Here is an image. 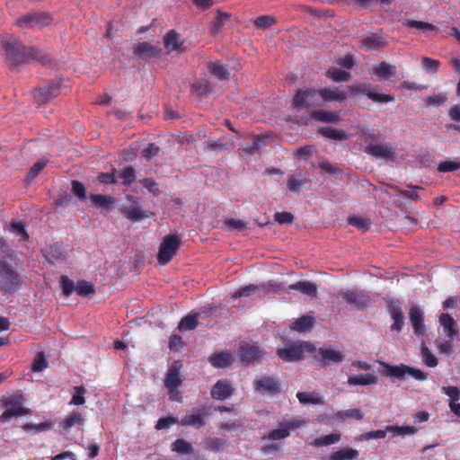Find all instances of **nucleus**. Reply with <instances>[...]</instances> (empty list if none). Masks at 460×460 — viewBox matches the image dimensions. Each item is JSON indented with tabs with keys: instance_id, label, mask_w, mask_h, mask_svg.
Wrapping results in <instances>:
<instances>
[{
	"instance_id": "4d7b16f0",
	"label": "nucleus",
	"mask_w": 460,
	"mask_h": 460,
	"mask_svg": "<svg viewBox=\"0 0 460 460\" xmlns=\"http://www.w3.org/2000/svg\"><path fill=\"white\" fill-rule=\"evenodd\" d=\"M75 393L72 395L70 404L74 405H83L85 402L84 394L86 390L83 386H75L74 387Z\"/></svg>"
},
{
	"instance_id": "7ed1b4c3",
	"label": "nucleus",
	"mask_w": 460,
	"mask_h": 460,
	"mask_svg": "<svg viewBox=\"0 0 460 460\" xmlns=\"http://www.w3.org/2000/svg\"><path fill=\"white\" fill-rule=\"evenodd\" d=\"M182 364L180 361H173L168 367L164 377V386L168 391L170 400L181 402V395L178 388L182 385L181 369Z\"/></svg>"
},
{
	"instance_id": "b1692460",
	"label": "nucleus",
	"mask_w": 460,
	"mask_h": 460,
	"mask_svg": "<svg viewBox=\"0 0 460 460\" xmlns=\"http://www.w3.org/2000/svg\"><path fill=\"white\" fill-rule=\"evenodd\" d=\"M121 212L123 216L131 222H137L142 219L148 218L152 215L150 212L143 209L139 206L125 207L122 208Z\"/></svg>"
},
{
	"instance_id": "423d86ee",
	"label": "nucleus",
	"mask_w": 460,
	"mask_h": 460,
	"mask_svg": "<svg viewBox=\"0 0 460 460\" xmlns=\"http://www.w3.org/2000/svg\"><path fill=\"white\" fill-rule=\"evenodd\" d=\"M306 423L307 421L305 420L298 418L283 420L279 423V426L276 429L270 431L262 438V439L271 441L285 439L290 436L292 430L298 429Z\"/></svg>"
},
{
	"instance_id": "69168bd1",
	"label": "nucleus",
	"mask_w": 460,
	"mask_h": 460,
	"mask_svg": "<svg viewBox=\"0 0 460 460\" xmlns=\"http://www.w3.org/2000/svg\"><path fill=\"white\" fill-rule=\"evenodd\" d=\"M226 444V440L219 438H209L206 441V448L211 451H219Z\"/></svg>"
},
{
	"instance_id": "393cba45",
	"label": "nucleus",
	"mask_w": 460,
	"mask_h": 460,
	"mask_svg": "<svg viewBox=\"0 0 460 460\" xmlns=\"http://www.w3.org/2000/svg\"><path fill=\"white\" fill-rule=\"evenodd\" d=\"M289 290H297L304 295L308 296L311 298H315L317 296V287L314 283L310 281H297L295 284L289 285L288 287Z\"/></svg>"
},
{
	"instance_id": "13d9d810",
	"label": "nucleus",
	"mask_w": 460,
	"mask_h": 460,
	"mask_svg": "<svg viewBox=\"0 0 460 460\" xmlns=\"http://www.w3.org/2000/svg\"><path fill=\"white\" fill-rule=\"evenodd\" d=\"M208 69H209V72L214 76H216L217 78H218L220 80L226 79L228 76V72L226 69V67L219 64L211 63L208 65Z\"/></svg>"
},
{
	"instance_id": "603ef678",
	"label": "nucleus",
	"mask_w": 460,
	"mask_h": 460,
	"mask_svg": "<svg viewBox=\"0 0 460 460\" xmlns=\"http://www.w3.org/2000/svg\"><path fill=\"white\" fill-rule=\"evenodd\" d=\"M420 352L422 359L428 367H433L438 365L437 358L429 351V349L426 347L424 342H422L421 344Z\"/></svg>"
},
{
	"instance_id": "20e7f679",
	"label": "nucleus",
	"mask_w": 460,
	"mask_h": 460,
	"mask_svg": "<svg viewBox=\"0 0 460 460\" xmlns=\"http://www.w3.org/2000/svg\"><path fill=\"white\" fill-rule=\"evenodd\" d=\"M52 17L48 13L33 12L19 17L15 24L22 31L40 30L51 23Z\"/></svg>"
},
{
	"instance_id": "5701e85b",
	"label": "nucleus",
	"mask_w": 460,
	"mask_h": 460,
	"mask_svg": "<svg viewBox=\"0 0 460 460\" xmlns=\"http://www.w3.org/2000/svg\"><path fill=\"white\" fill-rule=\"evenodd\" d=\"M161 49L149 42H140L134 47V54L141 58H155L159 55Z\"/></svg>"
},
{
	"instance_id": "0e129e2a",
	"label": "nucleus",
	"mask_w": 460,
	"mask_h": 460,
	"mask_svg": "<svg viewBox=\"0 0 460 460\" xmlns=\"http://www.w3.org/2000/svg\"><path fill=\"white\" fill-rule=\"evenodd\" d=\"M47 164L46 160H39L31 168L27 175V181L31 182Z\"/></svg>"
},
{
	"instance_id": "de8ad7c7",
	"label": "nucleus",
	"mask_w": 460,
	"mask_h": 460,
	"mask_svg": "<svg viewBox=\"0 0 460 460\" xmlns=\"http://www.w3.org/2000/svg\"><path fill=\"white\" fill-rule=\"evenodd\" d=\"M172 450L180 454L189 455L192 452V447L186 440L178 438L172 444Z\"/></svg>"
},
{
	"instance_id": "412c9836",
	"label": "nucleus",
	"mask_w": 460,
	"mask_h": 460,
	"mask_svg": "<svg viewBox=\"0 0 460 460\" xmlns=\"http://www.w3.org/2000/svg\"><path fill=\"white\" fill-rule=\"evenodd\" d=\"M84 422V419L81 412L74 411L66 415L64 420L59 423L58 427L61 433L66 434L70 429L75 426H81Z\"/></svg>"
},
{
	"instance_id": "c756f323",
	"label": "nucleus",
	"mask_w": 460,
	"mask_h": 460,
	"mask_svg": "<svg viewBox=\"0 0 460 460\" xmlns=\"http://www.w3.org/2000/svg\"><path fill=\"white\" fill-rule=\"evenodd\" d=\"M439 323L443 326L444 332L448 338L453 339L456 335V323L450 314H441Z\"/></svg>"
},
{
	"instance_id": "a211bd4d",
	"label": "nucleus",
	"mask_w": 460,
	"mask_h": 460,
	"mask_svg": "<svg viewBox=\"0 0 460 460\" xmlns=\"http://www.w3.org/2000/svg\"><path fill=\"white\" fill-rule=\"evenodd\" d=\"M60 93V87L58 83H50L46 85L40 86L34 93V98L39 102H47L51 99L57 97Z\"/></svg>"
},
{
	"instance_id": "a18cd8bd",
	"label": "nucleus",
	"mask_w": 460,
	"mask_h": 460,
	"mask_svg": "<svg viewBox=\"0 0 460 460\" xmlns=\"http://www.w3.org/2000/svg\"><path fill=\"white\" fill-rule=\"evenodd\" d=\"M327 76L331 78L334 82H346L349 81L351 77L350 73L336 68L332 67L327 71Z\"/></svg>"
},
{
	"instance_id": "9d476101",
	"label": "nucleus",
	"mask_w": 460,
	"mask_h": 460,
	"mask_svg": "<svg viewBox=\"0 0 460 460\" xmlns=\"http://www.w3.org/2000/svg\"><path fill=\"white\" fill-rule=\"evenodd\" d=\"M346 91L349 97L353 94H366L370 100L379 103L391 102L394 100L393 95L375 93L370 90L367 84L359 83L353 85H347Z\"/></svg>"
},
{
	"instance_id": "aec40b11",
	"label": "nucleus",
	"mask_w": 460,
	"mask_h": 460,
	"mask_svg": "<svg viewBox=\"0 0 460 460\" xmlns=\"http://www.w3.org/2000/svg\"><path fill=\"white\" fill-rule=\"evenodd\" d=\"M388 312L392 320L394 321L393 324L391 325V330L397 332H401L404 324V317L399 305V302L390 301L388 304Z\"/></svg>"
},
{
	"instance_id": "79ce46f5",
	"label": "nucleus",
	"mask_w": 460,
	"mask_h": 460,
	"mask_svg": "<svg viewBox=\"0 0 460 460\" xmlns=\"http://www.w3.org/2000/svg\"><path fill=\"white\" fill-rule=\"evenodd\" d=\"M305 183V178L298 173L295 175H291L287 180V186L290 191L297 192L302 190Z\"/></svg>"
},
{
	"instance_id": "4468645a",
	"label": "nucleus",
	"mask_w": 460,
	"mask_h": 460,
	"mask_svg": "<svg viewBox=\"0 0 460 460\" xmlns=\"http://www.w3.org/2000/svg\"><path fill=\"white\" fill-rule=\"evenodd\" d=\"M365 153L379 159L386 161L395 160V151L387 143H380L376 145H367L364 149Z\"/></svg>"
},
{
	"instance_id": "f257e3e1",
	"label": "nucleus",
	"mask_w": 460,
	"mask_h": 460,
	"mask_svg": "<svg viewBox=\"0 0 460 460\" xmlns=\"http://www.w3.org/2000/svg\"><path fill=\"white\" fill-rule=\"evenodd\" d=\"M1 43L6 61L12 66L26 65L32 60L39 61L41 64L49 62L48 57L42 54L40 49L24 45L13 35L3 38Z\"/></svg>"
},
{
	"instance_id": "6e6552de",
	"label": "nucleus",
	"mask_w": 460,
	"mask_h": 460,
	"mask_svg": "<svg viewBox=\"0 0 460 460\" xmlns=\"http://www.w3.org/2000/svg\"><path fill=\"white\" fill-rule=\"evenodd\" d=\"M213 411L210 404H203L198 409H193L190 412L183 416L178 423L183 427L202 428L206 425L205 418L209 416Z\"/></svg>"
},
{
	"instance_id": "052dcab7",
	"label": "nucleus",
	"mask_w": 460,
	"mask_h": 460,
	"mask_svg": "<svg viewBox=\"0 0 460 460\" xmlns=\"http://www.w3.org/2000/svg\"><path fill=\"white\" fill-rule=\"evenodd\" d=\"M48 367V361L45 358V356L42 352H40L36 355L33 364H32V371L40 372Z\"/></svg>"
},
{
	"instance_id": "c9c22d12",
	"label": "nucleus",
	"mask_w": 460,
	"mask_h": 460,
	"mask_svg": "<svg viewBox=\"0 0 460 460\" xmlns=\"http://www.w3.org/2000/svg\"><path fill=\"white\" fill-rule=\"evenodd\" d=\"M341 438L339 432H333L328 435L321 436L314 438L310 445L313 447H327L338 443Z\"/></svg>"
},
{
	"instance_id": "cd10ccee",
	"label": "nucleus",
	"mask_w": 460,
	"mask_h": 460,
	"mask_svg": "<svg viewBox=\"0 0 460 460\" xmlns=\"http://www.w3.org/2000/svg\"><path fill=\"white\" fill-rule=\"evenodd\" d=\"M310 117L315 120L326 123L339 122L341 120L338 112H331L323 110H313Z\"/></svg>"
},
{
	"instance_id": "a19ab883",
	"label": "nucleus",
	"mask_w": 460,
	"mask_h": 460,
	"mask_svg": "<svg viewBox=\"0 0 460 460\" xmlns=\"http://www.w3.org/2000/svg\"><path fill=\"white\" fill-rule=\"evenodd\" d=\"M364 417L359 409H349L345 411H339L333 415V419L342 421L347 419H355L357 420H362Z\"/></svg>"
},
{
	"instance_id": "e2e57ef3",
	"label": "nucleus",
	"mask_w": 460,
	"mask_h": 460,
	"mask_svg": "<svg viewBox=\"0 0 460 460\" xmlns=\"http://www.w3.org/2000/svg\"><path fill=\"white\" fill-rule=\"evenodd\" d=\"M358 137L367 145H374L373 142L376 140L377 135L374 131L367 128H361L358 132Z\"/></svg>"
},
{
	"instance_id": "864d4df0",
	"label": "nucleus",
	"mask_w": 460,
	"mask_h": 460,
	"mask_svg": "<svg viewBox=\"0 0 460 460\" xmlns=\"http://www.w3.org/2000/svg\"><path fill=\"white\" fill-rule=\"evenodd\" d=\"M71 190L73 192V194L78 198L79 200L81 201H85L86 200V188L85 186L78 181H72L71 182Z\"/></svg>"
},
{
	"instance_id": "c85d7f7f",
	"label": "nucleus",
	"mask_w": 460,
	"mask_h": 460,
	"mask_svg": "<svg viewBox=\"0 0 460 460\" xmlns=\"http://www.w3.org/2000/svg\"><path fill=\"white\" fill-rule=\"evenodd\" d=\"M359 452L351 447H343L333 453L329 456L330 460H355L358 457Z\"/></svg>"
},
{
	"instance_id": "37998d69",
	"label": "nucleus",
	"mask_w": 460,
	"mask_h": 460,
	"mask_svg": "<svg viewBox=\"0 0 460 460\" xmlns=\"http://www.w3.org/2000/svg\"><path fill=\"white\" fill-rule=\"evenodd\" d=\"M348 223L363 232L368 230L371 226V221L367 217L359 216H350L348 218Z\"/></svg>"
},
{
	"instance_id": "ddd939ff",
	"label": "nucleus",
	"mask_w": 460,
	"mask_h": 460,
	"mask_svg": "<svg viewBox=\"0 0 460 460\" xmlns=\"http://www.w3.org/2000/svg\"><path fill=\"white\" fill-rule=\"evenodd\" d=\"M342 298L352 308L363 310L371 304L370 296L362 292L356 290H348L342 293Z\"/></svg>"
},
{
	"instance_id": "09e8293b",
	"label": "nucleus",
	"mask_w": 460,
	"mask_h": 460,
	"mask_svg": "<svg viewBox=\"0 0 460 460\" xmlns=\"http://www.w3.org/2000/svg\"><path fill=\"white\" fill-rule=\"evenodd\" d=\"M9 230L20 237V241H25L29 239V234L25 229V226L22 223L13 221L10 224Z\"/></svg>"
},
{
	"instance_id": "c03bdc74",
	"label": "nucleus",
	"mask_w": 460,
	"mask_h": 460,
	"mask_svg": "<svg viewBox=\"0 0 460 460\" xmlns=\"http://www.w3.org/2000/svg\"><path fill=\"white\" fill-rule=\"evenodd\" d=\"M386 430L388 432H392L395 436H405V435H413L417 432V428L414 426H397V425H388L386 426Z\"/></svg>"
},
{
	"instance_id": "a878e982",
	"label": "nucleus",
	"mask_w": 460,
	"mask_h": 460,
	"mask_svg": "<svg viewBox=\"0 0 460 460\" xmlns=\"http://www.w3.org/2000/svg\"><path fill=\"white\" fill-rule=\"evenodd\" d=\"M164 44L168 53L182 50V42L180 40V35L173 31L166 33L164 38Z\"/></svg>"
},
{
	"instance_id": "0eeeda50",
	"label": "nucleus",
	"mask_w": 460,
	"mask_h": 460,
	"mask_svg": "<svg viewBox=\"0 0 460 460\" xmlns=\"http://www.w3.org/2000/svg\"><path fill=\"white\" fill-rule=\"evenodd\" d=\"M318 93L314 88L300 89L294 95L291 106L296 111L306 110L307 112H311L312 108L317 106Z\"/></svg>"
},
{
	"instance_id": "6ab92c4d",
	"label": "nucleus",
	"mask_w": 460,
	"mask_h": 460,
	"mask_svg": "<svg viewBox=\"0 0 460 460\" xmlns=\"http://www.w3.org/2000/svg\"><path fill=\"white\" fill-rule=\"evenodd\" d=\"M318 96L322 98V100L325 102H342L348 97H349V93L346 91V88L341 90L337 87L335 88H322L317 90Z\"/></svg>"
},
{
	"instance_id": "2f4dec72",
	"label": "nucleus",
	"mask_w": 460,
	"mask_h": 460,
	"mask_svg": "<svg viewBox=\"0 0 460 460\" xmlns=\"http://www.w3.org/2000/svg\"><path fill=\"white\" fill-rule=\"evenodd\" d=\"M319 354L322 357L323 364L326 362L340 363L344 359V355L337 349H320Z\"/></svg>"
},
{
	"instance_id": "8fccbe9b",
	"label": "nucleus",
	"mask_w": 460,
	"mask_h": 460,
	"mask_svg": "<svg viewBox=\"0 0 460 460\" xmlns=\"http://www.w3.org/2000/svg\"><path fill=\"white\" fill-rule=\"evenodd\" d=\"M387 431L388 430H386V428L385 429H377V430L368 431V432L360 434L356 439L358 441H365V440H370V439L385 438Z\"/></svg>"
},
{
	"instance_id": "9b49d317",
	"label": "nucleus",
	"mask_w": 460,
	"mask_h": 460,
	"mask_svg": "<svg viewBox=\"0 0 460 460\" xmlns=\"http://www.w3.org/2000/svg\"><path fill=\"white\" fill-rule=\"evenodd\" d=\"M18 283L19 276L12 266L4 261H0V288L11 291Z\"/></svg>"
},
{
	"instance_id": "39448f33",
	"label": "nucleus",
	"mask_w": 460,
	"mask_h": 460,
	"mask_svg": "<svg viewBox=\"0 0 460 460\" xmlns=\"http://www.w3.org/2000/svg\"><path fill=\"white\" fill-rule=\"evenodd\" d=\"M24 398L22 394H14L2 399L3 405L8 407L0 416L1 421H9L13 417L27 415L30 410L22 407Z\"/></svg>"
},
{
	"instance_id": "473e14b6",
	"label": "nucleus",
	"mask_w": 460,
	"mask_h": 460,
	"mask_svg": "<svg viewBox=\"0 0 460 460\" xmlns=\"http://www.w3.org/2000/svg\"><path fill=\"white\" fill-rule=\"evenodd\" d=\"M233 357L229 352L215 353L209 357V362L216 367H226L232 364Z\"/></svg>"
},
{
	"instance_id": "3c124183",
	"label": "nucleus",
	"mask_w": 460,
	"mask_h": 460,
	"mask_svg": "<svg viewBox=\"0 0 460 460\" xmlns=\"http://www.w3.org/2000/svg\"><path fill=\"white\" fill-rule=\"evenodd\" d=\"M383 44L384 39L376 34L368 36L363 40L364 47L368 50L376 49L382 46Z\"/></svg>"
},
{
	"instance_id": "dca6fc26",
	"label": "nucleus",
	"mask_w": 460,
	"mask_h": 460,
	"mask_svg": "<svg viewBox=\"0 0 460 460\" xmlns=\"http://www.w3.org/2000/svg\"><path fill=\"white\" fill-rule=\"evenodd\" d=\"M254 391L256 393L265 394H274L279 392V384L272 376H261L253 382Z\"/></svg>"
},
{
	"instance_id": "e433bc0d",
	"label": "nucleus",
	"mask_w": 460,
	"mask_h": 460,
	"mask_svg": "<svg viewBox=\"0 0 460 460\" xmlns=\"http://www.w3.org/2000/svg\"><path fill=\"white\" fill-rule=\"evenodd\" d=\"M90 199L95 208H109L115 202L112 196L102 194H93L90 196Z\"/></svg>"
},
{
	"instance_id": "bf43d9fd",
	"label": "nucleus",
	"mask_w": 460,
	"mask_h": 460,
	"mask_svg": "<svg viewBox=\"0 0 460 460\" xmlns=\"http://www.w3.org/2000/svg\"><path fill=\"white\" fill-rule=\"evenodd\" d=\"M421 62L422 67L425 69V71L430 73H436L440 66V62L438 60L432 59L428 57H423Z\"/></svg>"
},
{
	"instance_id": "f8f14e48",
	"label": "nucleus",
	"mask_w": 460,
	"mask_h": 460,
	"mask_svg": "<svg viewBox=\"0 0 460 460\" xmlns=\"http://www.w3.org/2000/svg\"><path fill=\"white\" fill-rule=\"evenodd\" d=\"M310 350L311 345L295 343L286 349L277 350V355L285 362H295L304 358L305 349Z\"/></svg>"
},
{
	"instance_id": "774afa93",
	"label": "nucleus",
	"mask_w": 460,
	"mask_h": 460,
	"mask_svg": "<svg viewBox=\"0 0 460 460\" xmlns=\"http://www.w3.org/2000/svg\"><path fill=\"white\" fill-rule=\"evenodd\" d=\"M447 102V96L445 93H438L429 96L426 99V106H439Z\"/></svg>"
},
{
	"instance_id": "f704fd0d",
	"label": "nucleus",
	"mask_w": 460,
	"mask_h": 460,
	"mask_svg": "<svg viewBox=\"0 0 460 460\" xmlns=\"http://www.w3.org/2000/svg\"><path fill=\"white\" fill-rule=\"evenodd\" d=\"M319 133L323 137L334 140L343 141L349 139V135L342 129L332 127H323L319 128Z\"/></svg>"
},
{
	"instance_id": "ea45409f",
	"label": "nucleus",
	"mask_w": 460,
	"mask_h": 460,
	"mask_svg": "<svg viewBox=\"0 0 460 460\" xmlns=\"http://www.w3.org/2000/svg\"><path fill=\"white\" fill-rule=\"evenodd\" d=\"M374 73L384 80H388L395 73V66L386 62H381L374 68Z\"/></svg>"
},
{
	"instance_id": "72a5a7b5",
	"label": "nucleus",
	"mask_w": 460,
	"mask_h": 460,
	"mask_svg": "<svg viewBox=\"0 0 460 460\" xmlns=\"http://www.w3.org/2000/svg\"><path fill=\"white\" fill-rule=\"evenodd\" d=\"M296 398L303 404H324L323 397L316 392H298Z\"/></svg>"
},
{
	"instance_id": "6e6d98bb",
	"label": "nucleus",
	"mask_w": 460,
	"mask_h": 460,
	"mask_svg": "<svg viewBox=\"0 0 460 460\" xmlns=\"http://www.w3.org/2000/svg\"><path fill=\"white\" fill-rule=\"evenodd\" d=\"M75 292L82 296H87L94 294V287L87 281H79L75 286Z\"/></svg>"
},
{
	"instance_id": "58836bf2",
	"label": "nucleus",
	"mask_w": 460,
	"mask_h": 460,
	"mask_svg": "<svg viewBox=\"0 0 460 460\" xmlns=\"http://www.w3.org/2000/svg\"><path fill=\"white\" fill-rule=\"evenodd\" d=\"M117 181L119 180L125 186H129L136 181V172L132 166H126L124 169L117 171Z\"/></svg>"
},
{
	"instance_id": "2eb2a0df",
	"label": "nucleus",
	"mask_w": 460,
	"mask_h": 460,
	"mask_svg": "<svg viewBox=\"0 0 460 460\" xmlns=\"http://www.w3.org/2000/svg\"><path fill=\"white\" fill-rule=\"evenodd\" d=\"M263 356V350L256 344L243 343L239 349V357L242 362L250 364L260 362Z\"/></svg>"
},
{
	"instance_id": "f3484780",
	"label": "nucleus",
	"mask_w": 460,
	"mask_h": 460,
	"mask_svg": "<svg viewBox=\"0 0 460 460\" xmlns=\"http://www.w3.org/2000/svg\"><path fill=\"white\" fill-rule=\"evenodd\" d=\"M234 388L227 380H218L211 388L210 395L217 401H225L234 394Z\"/></svg>"
},
{
	"instance_id": "f03ea898",
	"label": "nucleus",
	"mask_w": 460,
	"mask_h": 460,
	"mask_svg": "<svg viewBox=\"0 0 460 460\" xmlns=\"http://www.w3.org/2000/svg\"><path fill=\"white\" fill-rule=\"evenodd\" d=\"M378 363L382 367L380 374L386 377L400 381L404 380L407 376H411L416 380H425L427 378L426 373L404 364L392 366L383 361H378Z\"/></svg>"
},
{
	"instance_id": "5fc2aeb1",
	"label": "nucleus",
	"mask_w": 460,
	"mask_h": 460,
	"mask_svg": "<svg viewBox=\"0 0 460 460\" xmlns=\"http://www.w3.org/2000/svg\"><path fill=\"white\" fill-rule=\"evenodd\" d=\"M259 289H260V286L250 284L248 286H245V287L241 288L238 290H236L232 295V298L237 299L240 297L250 296L252 294H254Z\"/></svg>"
},
{
	"instance_id": "338daca9",
	"label": "nucleus",
	"mask_w": 460,
	"mask_h": 460,
	"mask_svg": "<svg viewBox=\"0 0 460 460\" xmlns=\"http://www.w3.org/2000/svg\"><path fill=\"white\" fill-rule=\"evenodd\" d=\"M460 169V162L444 161L438 164V170L440 172H453Z\"/></svg>"
},
{
	"instance_id": "680f3d73",
	"label": "nucleus",
	"mask_w": 460,
	"mask_h": 460,
	"mask_svg": "<svg viewBox=\"0 0 460 460\" xmlns=\"http://www.w3.org/2000/svg\"><path fill=\"white\" fill-rule=\"evenodd\" d=\"M274 23H275V18L272 16H269V15L260 16L254 22L255 26L261 30L268 29Z\"/></svg>"
},
{
	"instance_id": "4c0bfd02",
	"label": "nucleus",
	"mask_w": 460,
	"mask_h": 460,
	"mask_svg": "<svg viewBox=\"0 0 460 460\" xmlns=\"http://www.w3.org/2000/svg\"><path fill=\"white\" fill-rule=\"evenodd\" d=\"M402 24L408 28H413L423 31L424 33L438 31V28L431 23L415 21L411 19H404Z\"/></svg>"
},
{
	"instance_id": "1a4fd4ad",
	"label": "nucleus",
	"mask_w": 460,
	"mask_h": 460,
	"mask_svg": "<svg viewBox=\"0 0 460 460\" xmlns=\"http://www.w3.org/2000/svg\"><path fill=\"white\" fill-rule=\"evenodd\" d=\"M181 245L180 238L175 234L166 235L160 244L157 260L160 264H167L176 254Z\"/></svg>"
},
{
	"instance_id": "bb28decb",
	"label": "nucleus",
	"mask_w": 460,
	"mask_h": 460,
	"mask_svg": "<svg viewBox=\"0 0 460 460\" xmlns=\"http://www.w3.org/2000/svg\"><path fill=\"white\" fill-rule=\"evenodd\" d=\"M377 381L378 377L369 373L349 376L348 378L349 385H370L376 384Z\"/></svg>"
},
{
	"instance_id": "4be33fe9",
	"label": "nucleus",
	"mask_w": 460,
	"mask_h": 460,
	"mask_svg": "<svg viewBox=\"0 0 460 460\" xmlns=\"http://www.w3.org/2000/svg\"><path fill=\"white\" fill-rule=\"evenodd\" d=\"M409 318L414 333L423 335L425 332V325L422 311L417 306H412L409 312Z\"/></svg>"
},
{
	"instance_id": "7c9ffc66",
	"label": "nucleus",
	"mask_w": 460,
	"mask_h": 460,
	"mask_svg": "<svg viewBox=\"0 0 460 460\" xmlns=\"http://www.w3.org/2000/svg\"><path fill=\"white\" fill-rule=\"evenodd\" d=\"M314 323V317L304 315L293 322L290 328L296 332H303L311 330Z\"/></svg>"
},
{
	"instance_id": "49530a36",
	"label": "nucleus",
	"mask_w": 460,
	"mask_h": 460,
	"mask_svg": "<svg viewBox=\"0 0 460 460\" xmlns=\"http://www.w3.org/2000/svg\"><path fill=\"white\" fill-rule=\"evenodd\" d=\"M198 314H188L183 317L179 323L180 331H190L197 327L198 325Z\"/></svg>"
}]
</instances>
